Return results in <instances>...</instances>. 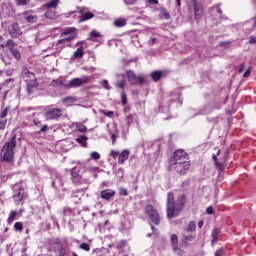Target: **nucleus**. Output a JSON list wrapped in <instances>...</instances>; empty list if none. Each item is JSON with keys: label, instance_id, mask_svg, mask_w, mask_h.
<instances>
[{"label": "nucleus", "instance_id": "62", "mask_svg": "<svg viewBox=\"0 0 256 256\" xmlns=\"http://www.w3.org/2000/svg\"><path fill=\"white\" fill-rule=\"evenodd\" d=\"M213 9H215V11L219 13V15L223 13V11L221 10V8H219V6H214Z\"/></svg>", "mask_w": 256, "mask_h": 256}, {"label": "nucleus", "instance_id": "17", "mask_svg": "<svg viewBox=\"0 0 256 256\" xmlns=\"http://www.w3.org/2000/svg\"><path fill=\"white\" fill-rule=\"evenodd\" d=\"M100 196L102 199H105V201H109L111 197H115V191L107 189L100 192Z\"/></svg>", "mask_w": 256, "mask_h": 256}, {"label": "nucleus", "instance_id": "13", "mask_svg": "<svg viewBox=\"0 0 256 256\" xmlns=\"http://www.w3.org/2000/svg\"><path fill=\"white\" fill-rule=\"evenodd\" d=\"M195 237H197V234H191L186 232H182V243L184 247H189V244L193 241H195Z\"/></svg>", "mask_w": 256, "mask_h": 256}, {"label": "nucleus", "instance_id": "61", "mask_svg": "<svg viewBox=\"0 0 256 256\" xmlns=\"http://www.w3.org/2000/svg\"><path fill=\"white\" fill-rule=\"evenodd\" d=\"M68 101H71V103H73V101H75V98H73V97H66L64 99V103H67Z\"/></svg>", "mask_w": 256, "mask_h": 256}, {"label": "nucleus", "instance_id": "53", "mask_svg": "<svg viewBox=\"0 0 256 256\" xmlns=\"http://www.w3.org/2000/svg\"><path fill=\"white\" fill-rule=\"evenodd\" d=\"M125 5H135L137 0H123Z\"/></svg>", "mask_w": 256, "mask_h": 256}, {"label": "nucleus", "instance_id": "25", "mask_svg": "<svg viewBox=\"0 0 256 256\" xmlns=\"http://www.w3.org/2000/svg\"><path fill=\"white\" fill-rule=\"evenodd\" d=\"M151 77L153 81L157 82L159 79H161V77H163V71H154L151 73Z\"/></svg>", "mask_w": 256, "mask_h": 256}, {"label": "nucleus", "instance_id": "15", "mask_svg": "<svg viewBox=\"0 0 256 256\" xmlns=\"http://www.w3.org/2000/svg\"><path fill=\"white\" fill-rule=\"evenodd\" d=\"M23 17L28 23L37 22V15L35 13H33V11H25L23 13Z\"/></svg>", "mask_w": 256, "mask_h": 256}, {"label": "nucleus", "instance_id": "6", "mask_svg": "<svg viewBox=\"0 0 256 256\" xmlns=\"http://www.w3.org/2000/svg\"><path fill=\"white\" fill-rule=\"evenodd\" d=\"M127 79L130 84L132 85H142V83H145V76L144 75H138L135 74V72L128 70L126 72Z\"/></svg>", "mask_w": 256, "mask_h": 256}, {"label": "nucleus", "instance_id": "35", "mask_svg": "<svg viewBox=\"0 0 256 256\" xmlns=\"http://www.w3.org/2000/svg\"><path fill=\"white\" fill-rule=\"evenodd\" d=\"M115 87H118V89H125V86L127 85V82L125 80L117 81L115 82Z\"/></svg>", "mask_w": 256, "mask_h": 256}, {"label": "nucleus", "instance_id": "24", "mask_svg": "<svg viewBox=\"0 0 256 256\" xmlns=\"http://www.w3.org/2000/svg\"><path fill=\"white\" fill-rule=\"evenodd\" d=\"M75 39V35H70L64 39H60L57 41V45H65V43H71Z\"/></svg>", "mask_w": 256, "mask_h": 256}, {"label": "nucleus", "instance_id": "64", "mask_svg": "<svg viewBox=\"0 0 256 256\" xmlns=\"http://www.w3.org/2000/svg\"><path fill=\"white\" fill-rule=\"evenodd\" d=\"M149 43L150 45H155V43H157V38H152Z\"/></svg>", "mask_w": 256, "mask_h": 256}, {"label": "nucleus", "instance_id": "28", "mask_svg": "<svg viewBox=\"0 0 256 256\" xmlns=\"http://www.w3.org/2000/svg\"><path fill=\"white\" fill-rule=\"evenodd\" d=\"M77 143H79L80 145H82V147H87V136L83 135V136H79L76 139Z\"/></svg>", "mask_w": 256, "mask_h": 256}, {"label": "nucleus", "instance_id": "3", "mask_svg": "<svg viewBox=\"0 0 256 256\" xmlns=\"http://www.w3.org/2000/svg\"><path fill=\"white\" fill-rule=\"evenodd\" d=\"M91 79V76L84 75L81 78H74L70 80L68 83L64 84V87H66L67 89H77L82 85H87V83H89Z\"/></svg>", "mask_w": 256, "mask_h": 256}, {"label": "nucleus", "instance_id": "20", "mask_svg": "<svg viewBox=\"0 0 256 256\" xmlns=\"http://www.w3.org/2000/svg\"><path fill=\"white\" fill-rule=\"evenodd\" d=\"M221 233V230L219 229H214L212 234H211V237H212V245H215V243H217V241H219V235Z\"/></svg>", "mask_w": 256, "mask_h": 256}, {"label": "nucleus", "instance_id": "37", "mask_svg": "<svg viewBox=\"0 0 256 256\" xmlns=\"http://www.w3.org/2000/svg\"><path fill=\"white\" fill-rule=\"evenodd\" d=\"M19 215L17 211H12L11 214L8 217V223H13L15 221V218Z\"/></svg>", "mask_w": 256, "mask_h": 256}, {"label": "nucleus", "instance_id": "27", "mask_svg": "<svg viewBox=\"0 0 256 256\" xmlns=\"http://www.w3.org/2000/svg\"><path fill=\"white\" fill-rule=\"evenodd\" d=\"M58 5H59V0H51V2L44 5V7H47L48 9H57Z\"/></svg>", "mask_w": 256, "mask_h": 256}, {"label": "nucleus", "instance_id": "56", "mask_svg": "<svg viewBox=\"0 0 256 256\" xmlns=\"http://www.w3.org/2000/svg\"><path fill=\"white\" fill-rule=\"evenodd\" d=\"M250 75H251V68H248V69L246 70V72L244 73L243 77H244L245 79H247V77H250Z\"/></svg>", "mask_w": 256, "mask_h": 256}, {"label": "nucleus", "instance_id": "30", "mask_svg": "<svg viewBox=\"0 0 256 256\" xmlns=\"http://www.w3.org/2000/svg\"><path fill=\"white\" fill-rule=\"evenodd\" d=\"M10 35L14 39H17V37H19V35H21V30H16L15 26H13L12 29H10Z\"/></svg>", "mask_w": 256, "mask_h": 256}, {"label": "nucleus", "instance_id": "14", "mask_svg": "<svg viewBox=\"0 0 256 256\" xmlns=\"http://www.w3.org/2000/svg\"><path fill=\"white\" fill-rule=\"evenodd\" d=\"M79 13L81 15L79 19V23L89 21V19H93V17H95V14H93L92 12H85V8H80Z\"/></svg>", "mask_w": 256, "mask_h": 256}, {"label": "nucleus", "instance_id": "19", "mask_svg": "<svg viewBox=\"0 0 256 256\" xmlns=\"http://www.w3.org/2000/svg\"><path fill=\"white\" fill-rule=\"evenodd\" d=\"M127 159H129V150H123L119 154V158H118L119 165H123V163H125V161H127Z\"/></svg>", "mask_w": 256, "mask_h": 256}, {"label": "nucleus", "instance_id": "26", "mask_svg": "<svg viewBox=\"0 0 256 256\" xmlns=\"http://www.w3.org/2000/svg\"><path fill=\"white\" fill-rule=\"evenodd\" d=\"M84 55L83 46H80L73 54V59H81Z\"/></svg>", "mask_w": 256, "mask_h": 256}, {"label": "nucleus", "instance_id": "32", "mask_svg": "<svg viewBox=\"0 0 256 256\" xmlns=\"http://www.w3.org/2000/svg\"><path fill=\"white\" fill-rule=\"evenodd\" d=\"M46 19H56L57 18V14L55 13V11L53 10H48L45 14Z\"/></svg>", "mask_w": 256, "mask_h": 256}, {"label": "nucleus", "instance_id": "58", "mask_svg": "<svg viewBox=\"0 0 256 256\" xmlns=\"http://www.w3.org/2000/svg\"><path fill=\"white\" fill-rule=\"evenodd\" d=\"M223 248H220V249H218L216 252H215V256H221V255H223Z\"/></svg>", "mask_w": 256, "mask_h": 256}, {"label": "nucleus", "instance_id": "63", "mask_svg": "<svg viewBox=\"0 0 256 256\" xmlns=\"http://www.w3.org/2000/svg\"><path fill=\"white\" fill-rule=\"evenodd\" d=\"M111 138H112L113 145H115V141L117 139V135H115V133H113V134H111Z\"/></svg>", "mask_w": 256, "mask_h": 256}, {"label": "nucleus", "instance_id": "16", "mask_svg": "<svg viewBox=\"0 0 256 256\" xmlns=\"http://www.w3.org/2000/svg\"><path fill=\"white\" fill-rule=\"evenodd\" d=\"M41 117H43L42 114L34 112L32 113L31 116H29V120L33 121L34 125H36V127H41Z\"/></svg>", "mask_w": 256, "mask_h": 256}, {"label": "nucleus", "instance_id": "18", "mask_svg": "<svg viewBox=\"0 0 256 256\" xmlns=\"http://www.w3.org/2000/svg\"><path fill=\"white\" fill-rule=\"evenodd\" d=\"M197 231V226L195 225V221H190L188 225L183 230V233H195Z\"/></svg>", "mask_w": 256, "mask_h": 256}, {"label": "nucleus", "instance_id": "39", "mask_svg": "<svg viewBox=\"0 0 256 256\" xmlns=\"http://www.w3.org/2000/svg\"><path fill=\"white\" fill-rule=\"evenodd\" d=\"M52 85H53V87H65V85H67V83H63V81H61V80H53Z\"/></svg>", "mask_w": 256, "mask_h": 256}, {"label": "nucleus", "instance_id": "57", "mask_svg": "<svg viewBox=\"0 0 256 256\" xmlns=\"http://www.w3.org/2000/svg\"><path fill=\"white\" fill-rule=\"evenodd\" d=\"M121 153H119V151H115V150H112L111 151V155H112V157H119V155H120Z\"/></svg>", "mask_w": 256, "mask_h": 256}, {"label": "nucleus", "instance_id": "34", "mask_svg": "<svg viewBox=\"0 0 256 256\" xmlns=\"http://www.w3.org/2000/svg\"><path fill=\"white\" fill-rule=\"evenodd\" d=\"M11 54L13 55V57H15V59L17 61H20L21 60V53L19 52V50L13 48L10 50Z\"/></svg>", "mask_w": 256, "mask_h": 256}, {"label": "nucleus", "instance_id": "31", "mask_svg": "<svg viewBox=\"0 0 256 256\" xmlns=\"http://www.w3.org/2000/svg\"><path fill=\"white\" fill-rule=\"evenodd\" d=\"M76 131H79L80 133H85L87 131V126L81 124V123H75Z\"/></svg>", "mask_w": 256, "mask_h": 256}, {"label": "nucleus", "instance_id": "7", "mask_svg": "<svg viewBox=\"0 0 256 256\" xmlns=\"http://www.w3.org/2000/svg\"><path fill=\"white\" fill-rule=\"evenodd\" d=\"M22 77L25 83H30V85L35 86L37 85V79L35 78V74L27 68L22 69Z\"/></svg>", "mask_w": 256, "mask_h": 256}, {"label": "nucleus", "instance_id": "48", "mask_svg": "<svg viewBox=\"0 0 256 256\" xmlns=\"http://www.w3.org/2000/svg\"><path fill=\"white\" fill-rule=\"evenodd\" d=\"M8 113H9V107H6L4 111L1 112V115H0L1 119H5Z\"/></svg>", "mask_w": 256, "mask_h": 256}, {"label": "nucleus", "instance_id": "23", "mask_svg": "<svg viewBox=\"0 0 256 256\" xmlns=\"http://www.w3.org/2000/svg\"><path fill=\"white\" fill-rule=\"evenodd\" d=\"M125 247H127V242L125 240L116 243V249L120 253H123L125 251Z\"/></svg>", "mask_w": 256, "mask_h": 256}, {"label": "nucleus", "instance_id": "52", "mask_svg": "<svg viewBox=\"0 0 256 256\" xmlns=\"http://www.w3.org/2000/svg\"><path fill=\"white\" fill-rule=\"evenodd\" d=\"M121 99L122 105H125L127 103V95H125V91H122Z\"/></svg>", "mask_w": 256, "mask_h": 256}, {"label": "nucleus", "instance_id": "49", "mask_svg": "<svg viewBox=\"0 0 256 256\" xmlns=\"http://www.w3.org/2000/svg\"><path fill=\"white\" fill-rule=\"evenodd\" d=\"M6 125H7V120L5 118H1V120H0V129H5Z\"/></svg>", "mask_w": 256, "mask_h": 256}, {"label": "nucleus", "instance_id": "29", "mask_svg": "<svg viewBox=\"0 0 256 256\" xmlns=\"http://www.w3.org/2000/svg\"><path fill=\"white\" fill-rule=\"evenodd\" d=\"M114 25L116 27H125L127 25V20L126 19H116L114 21Z\"/></svg>", "mask_w": 256, "mask_h": 256}, {"label": "nucleus", "instance_id": "44", "mask_svg": "<svg viewBox=\"0 0 256 256\" xmlns=\"http://www.w3.org/2000/svg\"><path fill=\"white\" fill-rule=\"evenodd\" d=\"M101 85L104 89H106L107 91L111 90V86L109 85V82L107 80H103L101 82Z\"/></svg>", "mask_w": 256, "mask_h": 256}, {"label": "nucleus", "instance_id": "60", "mask_svg": "<svg viewBox=\"0 0 256 256\" xmlns=\"http://www.w3.org/2000/svg\"><path fill=\"white\" fill-rule=\"evenodd\" d=\"M243 71H245V63H242V64L240 65V68H239V70H238V73H242Z\"/></svg>", "mask_w": 256, "mask_h": 256}, {"label": "nucleus", "instance_id": "59", "mask_svg": "<svg viewBox=\"0 0 256 256\" xmlns=\"http://www.w3.org/2000/svg\"><path fill=\"white\" fill-rule=\"evenodd\" d=\"M249 43H250L251 45H255V43H256V38H255V36H251V37H250Z\"/></svg>", "mask_w": 256, "mask_h": 256}, {"label": "nucleus", "instance_id": "40", "mask_svg": "<svg viewBox=\"0 0 256 256\" xmlns=\"http://www.w3.org/2000/svg\"><path fill=\"white\" fill-rule=\"evenodd\" d=\"M90 156L94 161H99V159H101V154H99V152H92Z\"/></svg>", "mask_w": 256, "mask_h": 256}, {"label": "nucleus", "instance_id": "45", "mask_svg": "<svg viewBox=\"0 0 256 256\" xmlns=\"http://www.w3.org/2000/svg\"><path fill=\"white\" fill-rule=\"evenodd\" d=\"M35 87H37V85L32 86L31 83H27V87H26L27 93L29 94L33 93V89H35Z\"/></svg>", "mask_w": 256, "mask_h": 256}, {"label": "nucleus", "instance_id": "46", "mask_svg": "<svg viewBox=\"0 0 256 256\" xmlns=\"http://www.w3.org/2000/svg\"><path fill=\"white\" fill-rule=\"evenodd\" d=\"M100 113H102V115H105V117H113V111L101 110Z\"/></svg>", "mask_w": 256, "mask_h": 256}, {"label": "nucleus", "instance_id": "42", "mask_svg": "<svg viewBox=\"0 0 256 256\" xmlns=\"http://www.w3.org/2000/svg\"><path fill=\"white\" fill-rule=\"evenodd\" d=\"M79 247L83 251H91V245H89L88 243H82Z\"/></svg>", "mask_w": 256, "mask_h": 256}, {"label": "nucleus", "instance_id": "54", "mask_svg": "<svg viewBox=\"0 0 256 256\" xmlns=\"http://www.w3.org/2000/svg\"><path fill=\"white\" fill-rule=\"evenodd\" d=\"M206 213L208 215H213V213H215V210L213 209V206H209L207 209H206Z\"/></svg>", "mask_w": 256, "mask_h": 256}, {"label": "nucleus", "instance_id": "8", "mask_svg": "<svg viewBox=\"0 0 256 256\" xmlns=\"http://www.w3.org/2000/svg\"><path fill=\"white\" fill-rule=\"evenodd\" d=\"M62 112L61 109L59 108H52L47 110L44 113V119H46V121H53L55 119H59V117H61Z\"/></svg>", "mask_w": 256, "mask_h": 256}, {"label": "nucleus", "instance_id": "22", "mask_svg": "<svg viewBox=\"0 0 256 256\" xmlns=\"http://www.w3.org/2000/svg\"><path fill=\"white\" fill-rule=\"evenodd\" d=\"M171 241V249H176V247L179 245V238L176 234H172L170 237Z\"/></svg>", "mask_w": 256, "mask_h": 256}, {"label": "nucleus", "instance_id": "38", "mask_svg": "<svg viewBox=\"0 0 256 256\" xmlns=\"http://www.w3.org/2000/svg\"><path fill=\"white\" fill-rule=\"evenodd\" d=\"M74 31H75L74 27L65 28L61 33V37H63V35H71V33H73Z\"/></svg>", "mask_w": 256, "mask_h": 256}, {"label": "nucleus", "instance_id": "10", "mask_svg": "<svg viewBox=\"0 0 256 256\" xmlns=\"http://www.w3.org/2000/svg\"><path fill=\"white\" fill-rule=\"evenodd\" d=\"M183 161H187V153L183 150L175 151L171 163L175 165V163H181Z\"/></svg>", "mask_w": 256, "mask_h": 256}, {"label": "nucleus", "instance_id": "43", "mask_svg": "<svg viewBox=\"0 0 256 256\" xmlns=\"http://www.w3.org/2000/svg\"><path fill=\"white\" fill-rule=\"evenodd\" d=\"M29 1L30 0H16V5L23 7L27 4H29Z\"/></svg>", "mask_w": 256, "mask_h": 256}, {"label": "nucleus", "instance_id": "47", "mask_svg": "<svg viewBox=\"0 0 256 256\" xmlns=\"http://www.w3.org/2000/svg\"><path fill=\"white\" fill-rule=\"evenodd\" d=\"M6 45H7V47H9V49L11 51V49H14L13 47H15V41L9 39V40H7V44Z\"/></svg>", "mask_w": 256, "mask_h": 256}, {"label": "nucleus", "instance_id": "41", "mask_svg": "<svg viewBox=\"0 0 256 256\" xmlns=\"http://www.w3.org/2000/svg\"><path fill=\"white\" fill-rule=\"evenodd\" d=\"M14 229H15V231H19V232L23 231V223H21V222H16V223L14 224Z\"/></svg>", "mask_w": 256, "mask_h": 256}, {"label": "nucleus", "instance_id": "11", "mask_svg": "<svg viewBox=\"0 0 256 256\" xmlns=\"http://www.w3.org/2000/svg\"><path fill=\"white\" fill-rule=\"evenodd\" d=\"M219 155H221V150L217 151V155H213V161L215 162V165L219 171L217 181L220 183L221 181H223V163L217 160V156Z\"/></svg>", "mask_w": 256, "mask_h": 256}, {"label": "nucleus", "instance_id": "55", "mask_svg": "<svg viewBox=\"0 0 256 256\" xmlns=\"http://www.w3.org/2000/svg\"><path fill=\"white\" fill-rule=\"evenodd\" d=\"M40 131L42 133H46V131H49V125L44 124L43 126H41Z\"/></svg>", "mask_w": 256, "mask_h": 256}, {"label": "nucleus", "instance_id": "1", "mask_svg": "<svg viewBox=\"0 0 256 256\" xmlns=\"http://www.w3.org/2000/svg\"><path fill=\"white\" fill-rule=\"evenodd\" d=\"M185 207V195H180L175 200V195L172 192L168 193L167 196V217L173 219L183 211Z\"/></svg>", "mask_w": 256, "mask_h": 256}, {"label": "nucleus", "instance_id": "21", "mask_svg": "<svg viewBox=\"0 0 256 256\" xmlns=\"http://www.w3.org/2000/svg\"><path fill=\"white\" fill-rule=\"evenodd\" d=\"M126 128L122 131L123 135H127V133H129V125H131V123H133V115H128L126 118Z\"/></svg>", "mask_w": 256, "mask_h": 256}, {"label": "nucleus", "instance_id": "50", "mask_svg": "<svg viewBox=\"0 0 256 256\" xmlns=\"http://www.w3.org/2000/svg\"><path fill=\"white\" fill-rule=\"evenodd\" d=\"M119 193H120V195H123L124 197H127V195H129V192L125 188H120Z\"/></svg>", "mask_w": 256, "mask_h": 256}, {"label": "nucleus", "instance_id": "33", "mask_svg": "<svg viewBox=\"0 0 256 256\" xmlns=\"http://www.w3.org/2000/svg\"><path fill=\"white\" fill-rule=\"evenodd\" d=\"M172 251H173L174 255L185 256L184 250L179 248V246H176V248H172Z\"/></svg>", "mask_w": 256, "mask_h": 256}, {"label": "nucleus", "instance_id": "36", "mask_svg": "<svg viewBox=\"0 0 256 256\" xmlns=\"http://www.w3.org/2000/svg\"><path fill=\"white\" fill-rule=\"evenodd\" d=\"M213 111L211 106H206L203 110L200 111L199 115H209Z\"/></svg>", "mask_w": 256, "mask_h": 256}, {"label": "nucleus", "instance_id": "4", "mask_svg": "<svg viewBox=\"0 0 256 256\" xmlns=\"http://www.w3.org/2000/svg\"><path fill=\"white\" fill-rule=\"evenodd\" d=\"M13 195L12 198L14 199V203L16 205H19L21 201H23V197L25 195V188H23V185L21 183H17L13 186Z\"/></svg>", "mask_w": 256, "mask_h": 256}, {"label": "nucleus", "instance_id": "2", "mask_svg": "<svg viewBox=\"0 0 256 256\" xmlns=\"http://www.w3.org/2000/svg\"><path fill=\"white\" fill-rule=\"evenodd\" d=\"M17 147V135L13 134V136L8 140L1 152V157L3 161L7 163H11L15 157V148Z\"/></svg>", "mask_w": 256, "mask_h": 256}, {"label": "nucleus", "instance_id": "5", "mask_svg": "<svg viewBox=\"0 0 256 256\" xmlns=\"http://www.w3.org/2000/svg\"><path fill=\"white\" fill-rule=\"evenodd\" d=\"M145 213L148 215L150 221H152L154 225H159L161 223V216H159V212H157L152 205H147L145 207Z\"/></svg>", "mask_w": 256, "mask_h": 256}, {"label": "nucleus", "instance_id": "51", "mask_svg": "<svg viewBox=\"0 0 256 256\" xmlns=\"http://www.w3.org/2000/svg\"><path fill=\"white\" fill-rule=\"evenodd\" d=\"M90 37H101V33L97 32V30H93L92 32H90Z\"/></svg>", "mask_w": 256, "mask_h": 256}, {"label": "nucleus", "instance_id": "12", "mask_svg": "<svg viewBox=\"0 0 256 256\" xmlns=\"http://www.w3.org/2000/svg\"><path fill=\"white\" fill-rule=\"evenodd\" d=\"M191 5L194 10L195 19H196V21H199L201 19V17H203V8H202L201 4H199V2H197V0H192Z\"/></svg>", "mask_w": 256, "mask_h": 256}, {"label": "nucleus", "instance_id": "9", "mask_svg": "<svg viewBox=\"0 0 256 256\" xmlns=\"http://www.w3.org/2000/svg\"><path fill=\"white\" fill-rule=\"evenodd\" d=\"M175 169L177 173H180V175H185V171H189V168L191 167V163L189 161H182V162H175Z\"/></svg>", "mask_w": 256, "mask_h": 256}]
</instances>
